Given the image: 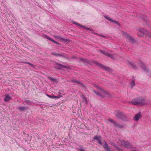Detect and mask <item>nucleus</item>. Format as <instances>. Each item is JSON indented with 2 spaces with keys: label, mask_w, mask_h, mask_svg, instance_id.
<instances>
[{
  "label": "nucleus",
  "mask_w": 151,
  "mask_h": 151,
  "mask_svg": "<svg viewBox=\"0 0 151 151\" xmlns=\"http://www.w3.org/2000/svg\"><path fill=\"white\" fill-rule=\"evenodd\" d=\"M131 103L134 105H142L146 104V100L140 98L134 99L131 101Z\"/></svg>",
  "instance_id": "1"
},
{
  "label": "nucleus",
  "mask_w": 151,
  "mask_h": 151,
  "mask_svg": "<svg viewBox=\"0 0 151 151\" xmlns=\"http://www.w3.org/2000/svg\"><path fill=\"white\" fill-rule=\"evenodd\" d=\"M118 142L121 144V145L125 147L130 148L132 147V146L128 142H125L123 140H119Z\"/></svg>",
  "instance_id": "2"
},
{
  "label": "nucleus",
  "mask_w": 151,
  "mask_h": 151,
  "mask_svg": "<svg viewBox=\"0 0 151 151\" xmlns=\"http://www.w3.org/2000/svg\"><path fill=\"white\" fill-rule=\"evenodd\" d=\"M94 92L97 95H98L99 96H106L107 94L106 91L101 88H100V90L99 92H99L96 91H94Z\"/></svg>",
  "instance_id": "3"
},
{
  "label": "nucleus",
  "mask_w": 151,
  "mask_h": 151,
  "mask_svg": "<svg viewBox=\"0 0 151 151\" xmlns=\"http://www.w3.org/2000/svg\"><path fill=\"white\" fill-rule=\"evenodd\" d=\"M124 35L127 40H129L131 42H133L134 41V40L133 38L127 33H124Z\"/></svg>",
  "instance_id": "4"
},
{
  "label": "nucleus",
  "mask_w": 151,
  "mask_h": 151,
  "mask_svg": "<svg viewBox=\"0 0 151 151\" xmlns=\"http://www.w3.org/2000/svg\"><path fill=\"white\" fill-rule=\"evenodd\" d=\"M93 139H94L97 140L98 142L101 145H102V142L101 141V136L97 135L94 137Z\"/></svg>",
  "instance_id": "5"
},
{
  "label": "nucleus",
  "mask_w": 151,
  "mask_h": 151,
  "mask_svg": "<svg viewBox=\"0 0 151 151\" xmlns=\"http://www.w3.org/2000/svg\"><path fill=\"white\" fill-rule=\"evenodd\" d=\"M141 115L140 113H138L135 114V115L134 117V120L136 121H138L141 118Z\"/></svg>",
  "instance_id": "6"
},
{
  "label": "nucleus",
  "mask_w": 151,
  "mask_h": 151,
  "mask_svg": "<svg viewBox=\"0 0 151 151\" xmlns=\"http://www.w3.org/2000/svg\"><path fill=\"white\" fill-rule=\"evenodd\" d=\"M144 34H147L146 32H145L143 29H141L139 31L138 34V35L139 36H141Z\"/></svg>",
  "instance_id": "7"
},
{
  "label": "nucleus",
  "mask_w": 151,
  "mask_h": 151,
  "mask_svg": "<svg viewBox=\"0 0 151 151\" xmlns=\"http://www.w3.org/2000/svg\"><path fill=\"white\" fill-rule=\"evenodd\" d=\"M65 66H63L61 64H57L55 66V68L58 69H61L62 68H65Z\"/></svg>",
  "instance_id": "8"
},
{
  "label": "nucleus",
  "mask_w": 151,
  "mask_h": 151,
  "mask_svg": "<svg viewBox=\"0 0 151 151\" xmlns=\"http://www.w3.org/2000/svg\"><path fill=\"white\" fill-rule=\"evenodd\" d=\"M105 143L104 145V147L106 151H110V148L108 147V145L105 141H104Z\"/></svg>",
  "instance_id": "9"
},
{
  "label": "nucleus",
  "mask_w": 151,
  "mask_h": 151,
  "mask_svg": "<svg viewBox=\"0 0 151 151\" xmlns=\"http://www.w3.org/2000/svg\"><path fill=\"white\" fill-rule=\"evenodd\" d=\"M104 17L106 19L111 21L112 23H115L116 24H117V22L116 21L114 20H112L111 18H110L109 17H107L106 16H105Z\"/></svg>",
  "instance_id": "10"
},
{
  "label": "nucleus",
  "mask_w": 151,
  "mask_h": 151,
  "mask_svg": "<svg viewBox=\"0 0 151 151\" xmlns=\"http://www.w3.org/2000/svg\"><path fill=\"white\" fill-rule=\"evenodd\" d=\"M11 99V97L7 95H5V98L4 101L5 102H7L9 101Z\"/></svg>",
  "instance_id": "11"
},
{
  "label": "nucleus",
  "mask_w": 151,
  "mask_h": 151,
  "mask_svg": "<svg viewBox=\"0 0 151 151\" xmlns=\"http://www.w3.org/2000/svg\"><path fill=\"white\" fill-rule=\"evenodd\" d=\"M98 65L99 66L101 67V68H103L105 70H106L107 71H109L110 70V69L109 68H108V67H105L101 64H98Z\"/></svg>",
  "instance_id": "12"
},
{
  "label": "nucleus",
  "mask_w": 151,
  "mask_h": 151,
  "mask_svg": "<svg viewBox=\"0 0 151 151\" xmlns=\"http://www.w3.org/2000/svg\"><path fill=\"white\" fill-rule=\"evenodd\" d=\"M54 37L57 38L58 40L65 41V39L63 37H61L57 35L54 36Z\"/></svg>",
  "instance_id": "13"
},
{
  "label": "nucleus",
  "mask_w": 151,
  "mask_h": 151,
  "mask_svg": "<svg viewBox=\"0 0 151 151\" xmlns=\"http://www.w3.org/2000/svg\"><path fill=\"white\" fill-rule=\"evenodd\" d=\"M108 121L109 122H111V123H112L113 124H114V125H115V126H117V127H121L120 125H118V124H116V123L114 122L113 120H111V119H109L108 120Z\"/></svg>",
  "instance_id": "14"
},
{
  "label": "nucleus",
  "mask_w": 151,
  "mask_h": 151,
  "mask_svg": "<svg viewBox=\"0 0 151 151\" xmlns=\"http://www.w3.org/2000/svg\"><path fill=\"white\" fill-rule=\"evenodd\" d=\"M116 116L120 119L122 118L124 116L123 114L120 112L118 113L116 115Z\"/></svg>",
  "instance_id": "15"
},
{
  "label": "nucleus",
  "mask_w": 151,
  "mask_h": 151,
  "mask_svg": "<svg viewBox=\"0 0 151 151\" xmlns=\"http://www.w3.org/2000/svg\"><path fill=\"white\" fill-rule=\"evenodd\" d=\"M73 23L75 24L76 25H78V26L80 27H82V28H83L86 29H88V28H87L85 26L81 25L80 24L76 22H73Z\"/></svg>",
  "instance_id": "16"
},
{
  "label": "nucleus",
  "mask_w": 151,
  "mask_h": 151,
  "mask_svg": "<svg viewBox=\"0 0 151 151\" xmlns=\"http://www.w3.org/2000/svg\"><path fill=\"white\" fill-rule=\"evenodd\" d=\"M140 66L142 68V69H144L146 71V68L145 67V66L143 62H141L140 64Z\"/></svg>",
  "instance_id": "17"
},
{
  "label": "nucleus",
  "mask_w": 151,
  "mask_h": 151,
  "mask_svg": "<svg viewBox=\"0 0 151 151\" xmlns=\"http://www.w3.org/2000/svg\"><path fill=\"white\" fill-rule=\"evenodd\" d=\"M100 52H101V53L103 54L104 55H106V56H109L110 58H113V57H112V56H111L110 55H109V54H107V53L104 52H103L102 50H100Z\"/></svg>",
  "instance_id": "18"
},
{
  "label": "nucleus",
  "mask_w": 151,
  "mask_h": 151,
  "mask_svg": "<svg viewBox=\"0 0 151 151\" xmlns=\"http://www.w3.org/2000/svg\"><path fill=\"white\" fill-rule=\"evenodd\" d=\"M74 83H78L79 84H81V82L79 81H76V80H73L72 81Z\"/></svg>",
  "instance_id": "19"
},
{
  "label": "nucleus",
  "mask_w": 151,
  "mask_h": 151,
  "mask_svg": "<svg viewBox=\"0 0 151 151\" xmlns=\"http://www.w3.org/2000/svg\"><path fill=\"white\" fill-rule=\"evenodd\" d=\"M26 108L24 107H20L18 108V109L19 110L23 111Z\"/></svg>",
  "instance_id": "20"
},
{
  "label": "nucleus",
  "mask_w": 151,
  "mask_h": 151,
  "mask_svg": "<svg viewBox=\"0 0 151 151\" xmlns=\"http://www.w3.org/2000/svg\"><path fill=\"white\" fill-rule=\"evenodd\" d=\"M130 85H131V87H132L134 86L135 85V83H134V81H132Z\"/></svg>",
  "instance_id": "21"
},
{
  "label": "nucleus",
  "mask_w": 151,
  "mask_h": 151,
  "mask_svg": "<svg viewBox=\"0 0 151 151\" xmlns=\"http://www.w3.org/2000/svg\"><path fill=\"white\" fill-rule=\"evenodd\" d=\"M46 95L48 97L50 98H51V99H54V95H52V96H50V95H49L47 94H46Z\"/></svg>",
  "instance_id": "22"
},
{
  "label": "nucleus",
  "mask_w": 151,
  "mask_h": 151,
  "mask_svg": "<svg viewBox=\"0 0 151 151\" xmlns=\"http://www.w3.org/2000/svg\"><path fill=\"white\" fill-rule=\"evenodd\" d=\"M60 97H61V96H54V99H58L60 98Z\"/></svg>",
  "instance_id": "23"
},
{
  "label": "nucleus",
  "mask_w": 151,
  "mask_h": 151,
  "mask_svg": "<svg viewBox=\"0 0 151 151\" xmlns=\"http://www.w3.org/2000/svg\"><path fill=\"white\" fill-rule=\"evenodd\" d=\"M43 36L45 38H46L47 39L50 40V38L49 37H48L47 35H43Z\"/></svg>",
  "instance_id": "24"
},
{
  "label": "nucleus",
  "mask_w": 151,
  "mask_h": 151,
  "mask_svg": "<svg viewBox=\"0 0 151 151\" xmlns=\"http://www.w3.org/2000/svg\"><path fill=\"white\" fill-rule=\"evenodd\" d=\"M50 40L52 41V42H53L54 43H55L56 42V41H55V40H53L51 38H50Z\"/></svg>",
  "instance_id": "25"
},
{
  "label": "nucleus",
  "mask_w": 151,
  "mask_h": 151,
  "mask_svg": "<svg viewBox=\"0 0 151 151\" xmlns=\"http://www.w3.org/2000/svg\"><path fill=\"white\" fill-rule=\"evenodd\" d=\"M26 103L27 104H29L30 103V102L29 101L27 100L26 101Z\"/></svg>",
  "instance_id": "26"
},
{
  "label": "nucleus",
  "mask_w": 151,
  "mask_h": 151,
  "mask_svg": "<svg viewBox=\"0 0 151 151\" xmlns=\"http://www.w3.org/2000/svg\"><path fill=\"white\" fill-rule=\"evenodd\" d=\"M83 100L86 102V103H87V99L84 97L83 98Z\"/></svg>",
  "instance_id": "27"
},
{
  "label": "nucleus",
  "mask_w": 151,
  "mask_h": 151,
  "mask_svg": "<svg viewBox=\"0 0 151 151\" xmlns=\"http://www.w3.org/2000/svg\"><path fill=\"white\" fill-rule=\"evenodd\" d=\"M80 151H85L82 148H81L80 149Z\"/></svg>",
  "instance_id": "28"
},
{
  "label": "nucleus",
  "mask_w": 151,
  "mask_h": 151,
  "mask_svg": "<svg viewBox=\"0 0 151 151\" xmlns=\"http://www.w3.org/2000/svg\"><path fill=\"white\" fill-rule=\"evenodd\" d=\"M129 64L130 65H131L132 66V67L133 68H134V65L131 63H129Z\"/></svg>",
  "instance_id": "29"
},
{
  "label": "nucleus",
  "mask_w": 151,
  "mask_h": 151,
  "mask_svg": "<svg viewBox=\"0 0 151 151\" xmlns=\"http://www.w3.org/2000/svg\"><path fill=\"white\" fill-rule=\"evenodd\" d=\"M28 63V64H29V65H31L32 66H33V65L32 64H31L29 63Z\"/></svg>",
  "instance_id": "30"
},
{
  "label": "nucleus",
  "mask_w": 151,
  "mask_h": 151,
  "mask_svg": "<svg viewBox=\"0 0 151 151\" xmlns=\"http://www.w3.org/2000/svg\"><path fill=\"white\" fill-rule=\"evenodd\" d=\"M55 43V44H58V42H56H56Z\"/></svg>",
  "instance_id": "31"
},
{
  "label": "nucleus",
  "mask_w": 151,
  "mask_h": 151,
  "mask_svg": "<svg viewBox=\"0 0 151 151\" xmlns=\"http://www.w3.org/2000/svg\"><path fill=\"white\" fill-rule=\"evenodd\" d=\"M132 151H134L133 150H132Z\"/></svg>",
  "instance_id": "32"
}]
</instances>
